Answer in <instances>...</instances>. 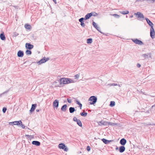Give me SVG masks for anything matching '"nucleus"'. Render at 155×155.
<instances>
[{
  "mask_svg": "<svg viewBox=\"0 0 155 155\" xmlns=\"http://www.w3.org/2000/svg\"><path fill=\"white\" fill-rule=\"evenodd\" d=\"M150 35L152 39L155 38V32L153 26H151L150 29Z\"/></svg>",
  "mask_w": 155,
  "mask_h": 155,
  "instance_id": "obj_6",
  "label": "nucleus"
},
{
  "mask_svg": "<svg viewBox=\"0 0 155 155\" xmlns=\"http://www.w3.org/2000/svg\"><path fill=\"white\" fill-rule=\"evenodd\" d=\"M17 121H15L13 122V124L14 125H16Z\"/></svg>",
  "mask_w": 155,
  "mask_h": 155,
  "instance_id": "obj_49",
  "label": "nucleus"
},
{
  "mask_svg": "<svg viewBox=\"0 0 155 155\" xmlns=\"http://www.w3.org/2000/svg\"><path fill=\"white\" fill-rule=\"evenodd\" d=\"M102 140L103 141V142L105 144H107V143L109 141L103 138L102 139Z\"/></svg>",
  "mask_w": 155,
  "mask_h": 155,
  "instance_id": "obj_29",
  "label": "nucleus"
},
{
  "mask_svg": "<svg viewBox=\"0 0 155 155\" xmlns=\"http://www.w3.org/2000/svg\"><path fill=\"white\" fill-rule=\"evenodd\" d=\"M22 123V122L21 120H19V121H17L16 125H20Z\"/></svg>",
  "mask_w": 155,
  "mask_h": 155,
  "instance_id": "obj_37",
  "label": "nucleus"
},
{
  "mask_svg": "<svg viewBox=\"0 0 155 155\" xmlns=\"http://www.w3.org/2000/svg\"><path fill=\"white\" fill-rule=\"evenodd\" d=\"M145 0H137V1H138V2H143Z\"/></svg>",
  "mask_w": 155,
  "mask_h": 155,
  "instance_id": "obj_50",
  "label": "nucleus"
},
{
  "mask_svg": "<svg viewBox=\"0 0 155 155\" xmlns=\"http://www.w3.org/2000/svg\"><path fill=\"white\" fill-rule=\"evenodd\" d=\"M115 103L114 101H111L110 102V105L111 107H113L115 105Z\"/></svg>",
  "mask_w": 155,
  "mask_h": 155,
  "instance_id": "obj_31",
  "label": "nucleus"
},
{
  "mask_svg": "<svg viewBox=\"0 0 155 155\" xmlns=\"http://www.w3.org/2000/svg\"><path fill=\"white\" fill-rule=\"evenodd\" d=\"M25 47L26 48L29 50L32 49L34 46L33 45L30 44V43H26L25 45Z\"/></svg>",
  "mask_w": 155,
  "mask_h": 155,
  "instance_id": "obj_9",
  "label": "nucleus"
},
{
  "mask_svg": "<svg viewBox=\"0 0 155 155\" xmlns=\"http://www.w3.org/2000/svg\"><path fill=\"white\" fill-rule=\"evenodd\" d=\"M77 124L80 127H81L82 126V123L80 120H78L77 122Z\"/></svg>",
  "mask_w": 155,
  "mask_h": 155,
  "instance_id": "obj_25",
  "label": "nucleus"
},
{
  "mask_svg": "<svg viewBox=\"0 0 155 155\" xmlns=\"http://www.w3.org/2000/svg\"><path fill=\"white\" fill-rule=\"evenodd\" d=\"M32 143L33 144L37 146H39L40 145V143L37 141H33L32 142Z\"/></svg>",
  "mask_w": 155,
  "mask_h": 155,
  "instance_id": "obj_18",
  "label": "nucleus"
},
{
  "mask_svg": "<svg viewBox=\"0 0 155 155\" xmlns=\"http://www.w3.org/2000/svg\"><path fill=\"white\" fill-rule=\"evenodd\" d=\"M79 119H78L77 118L75 117H74L73 119V120L76 122Z\"/></svg>",
  "mask_w": 155,
  "mask_h": 155,
  "instance_id": "obj_39",
  "label": "nucleus"
},
{
  "mask_svg": "<svg viewBox=\"0 0 155 155\" xmlns=\"http://www.w3.org/2000/svg\"><path fill=\"white\" fill-rule=\"evenodd\" d=\"M146 0L149 3H153L155 1V0Z\"/></svg>",
  "mask_w": 155,
  "mask_h": 155,
  "instance_id": "obj_38",
  "label": "nucleus"
},
{
  "mask_svg": "<svg viewBox=\"0 0 155 155\" xmlns=\"http://www.w3.org/2000/svg\"><path fill=\"white\" fill-rule=\"evenodd\" d=\"M97 28H96L99 32L101 33V32L100 31V28L99 27L97 26Z\"/></svg>",
  "mask_w": 155,
  "mask_h": 155,
  "instance_id": "obj_44",
  "label": "nucleus"
},
{
  "mask_svg": "<svg viewBox=\"0 0 155 155\" xmlns=\"http://www.w3.org/2000/svg\"><path fill=\"white\" fill-rule=\"evenodd\" d=\"M60 84H68L74 83V81L71 79L63 78L60 80Z\"/></svg>",
  "mask_w": 155,
  "mask_h": 155,
  "instance_id": "obj_1",
  "label": "nucleus"
},
{
  "mask_svg": "<svg viewBox=\"0 0 155 155\" xmlns=\"http://www.w3.org/2000/svg\"><path fill=\"white\" fill-rule=\"evenodd\" d=\"M141 65L139 63H137V67L138 68H140L141 67Z\"/></svg>",
  "mask_w": 155,
  "mask_h": 155,
  "instance_id": "obj_47",
  "label": "nucleus"
},
{
  "mask_svg": "<svg viewBox=\"0 0 155 155\" xmlns=\"http://www.w3.org/2000/svg\"><path fill=\"white\" fill-rule=\"evenodd\" d=\"M67 106L66 104L63 105L61 108V110L64 111H65L66 110Z\"/></svg>",
  "mask_w": 155,
  "mask_h": 155,
  "instance_id": "obj_20",
  "label": "nucleus"
},
{
  "mask_svg": "<svg viewBox=\"0 0 155 155\" xmlns=\"http://www.w3.org/2000/svg\"><path fill=\"white\" fill-rule=\"evenodd\" d=\"M36 106V104H32L31 107V108L30 110V112H33L35 110Z\"/></svg>",
  "mask_w": 155,
  "mask_h": 155,
  "instance_id": "obj_17",
  "label": "nucleus"
},
{
  "mask_svg": "<svg viewBox=\"0 0 155 155\" xmlns=\"http://www.w3.org/2000/svg\"><path fill=\"white\" fill-rule=\"evenodd\" d=\"M54 2L56 4V0H53Z\"/></svg>",
  "mask_w": 155,
  "mask_h": 155,
  "instance_id": "obj_52",
  "label": "nucleus"
},
{
  "mask_svg": "<svg viewBox=\"0 0 155 155\" xmlns=\"http://www.w3.org/2000/svg\"><path fill=\"white\" fill-rule=\"evenodd\" d=\"M118 149V147H117L116 148V150H117Z\"/></svg>",
  "mask_w": 155,
  "mask_h": 155,
  "instance_id": "obj_55",
  "label": "nucleus"
},
{
  "mask_svg": "<svg viewBox=\"0 0 155 155\" xmlns=\"http://www.w3.org/2000/svg\"><path fill=\"white\" fill-rule=\"evenodd\" d=\"M119 87H120V85L119 84H118V85Z\"/></svg>",
  "mask_w": 155,
  "mask_h": 155,
  "instance_id": "obj_57",
  "label": "nucleus"
},
{
  "mask_svg": "<svg viewBox=\"0 0 155 155\" xmlns=\"http://www.w3.org/2000/svg\"><path fill=\"white\" fill-rule=\"evenodd\" d=\"M67 100L68 102L69 103H71V102H72V100L71 99H69V98H67Z\"/></svg>",
  "mask_w": 155,
  "mask_h": 155,
  "instance_id": "obj_40",
  "label": "nucleus"
},
{
  "mask_svg": "<svg viewBox=\"0 0 155 155\" xmlns=\"http://www.w3.org/2000/svg\"><path fill=\"white\" fill-rule=\"evenodd\" d=\"M58 147L61 149L64 150L65 151H67L68 150V149L64 143H61L59 144Z\"/></svg>",
  "mask_w": 155,
  "mask_h": 155,
  "instance_id": "obj_5",
  "label": "nucleus"
},
{
  "mask_svg": "<svg viewBox=\"0 0 155 155\" xmlns=\"http://www.w3.org/2000/svg\"><path fill=\"white\" fill-rule=\"evenodd\" d=\"M133 15H130V18H133Z\"/></svg>",
  "mask_w": 155,
  "mask_h": 155,
  "instance_id": "obj_54",
  "label": "nucleus"
},
{
  "mask_svg": "<svg viewBox=\"0 0 155 155\" xmlns=\"http://www.w3.org/2000/svg\"><path fill=\"white\" fill-rule=\"evenodd\" d=\"M113 16H115V17H119V15H117V14H114L113 15Z\"/></svg>",
  "mask_w": 155,
  "mask_h": 155,
  "instance_id": "obj_48",
  "label": "nucleus"
},
{
  "mask_svg": "<svg viewBox=\"0 0 155 155\" xmlns=\"http://www.w3.org/2000/svg\"><path fill=\"white\" fill-rule=\"evenodd\" d=\"M120 13L123 15L127 14L129 13V12L127 10H125L120 12Z\"/></svg>",
  "mask_w": 155,
  "mask_h": 155,
  "instance_id": "obj_22",
  "label": "nucleus"
},
{
  "mask_svg": "<svg viewBox=\"0 0 155 155\" xmlns=\"http://www.w3.org/2000/svg\"><path fill=\"white\" fill-rule=\"evenodd\" d=\"M49 60V58H46L45 57H44L42 59L40 60V61H38L37 62V63L38 65H40L42 63H44L45 62L47 61H48Z\"/></svg>",
  "mask_w": 155,
  "mask_h": 155,
  "instance_id": "obj_4",
  "label": "nucleus"
},
{
  "mask_svg": "<svg viewBox=\"0 0 155 155\" xmlns=\"http://www.w3.org/2000/svg\"><path fill=\"white\" fill-rule=\"evenodd\" d=\"M134 15L137 16V18L140 19H142L143 20L144 19L143 15L140 12H137V13H134Z\"/></svg>",
  "mask_w": 155,
  "mask_h": 155,
  "instance_id": "obj_3",
  "label": "nucleus"
},
{
  "mask_svg": "<svg viewBox=\"0 0 155 155\" xmlns=\"http://www.w3.org/2000/svg\"><path fill=\"white\" fill-rule=\"evenodd\" d=\"M20 125L23 128H24L25 127V126L24 124H22V123Z\"/></svg>",
  "mask_w": 155,
  "mask_h": 155,
  "instance_id": "obj_45",
  "label": "nucleus"
},
{
  "mask_svg": "<svg viewBox=\"0 0 155 155\" xmlns=\"http://www.w3.org/2000/svg\"><path fill=\"white\" fill-rule=\"evenodd\" d=\"M59 105V101L57 100H55L53 103V106L54 108L56 107L57 108L58 107Z\"/></svg>",
  "mask_w": 155,
  "mask_h": 155,
  "instance_id": "obj_8",
  "label": "nucleus"
},
{
  "mask_svg": "<svg viewBox=\"0 0 155 155\" xmlns=\"http://www.w3.org/2000/svg\"><path fill=\"white\" fill-rule=\"evenodd\" d=\"M0 37L1 39L2 40H4L5 39V37L3 33L0 34Z\"/></svg>",
  "mask_w": 155,
  "mask_h": 155,
  "instance_id": "obj_19",
  "label": "nucleus"
},
{
  "mask_svg": "<svg viewBox=\"0 0 155 155\" xmlns=\"http://www.w3.org/2000/svg\"><path fill=\"white\" fill-rule=\"evenodd\" d=\"M99 123H100L101 124L104 125H106L107 124V122H102V121H100Z\"/></svg>",
  "mask_w": 155,
  "mask_h": 155,
  "instance_id": "obj_28",
  "label": "nucleus"
},
{
  "mask_svg": "<svg viewBox=\"0 0 155 155\" xmlns=\"http://www.w3.org/2000/svg\"><path fill=\"white\" fill-rule=\"evenodd\" d=\"M5 93V92H4L3 93H2V94H0V96H1L2 94H4V93Z\"/></svg>",
  "mask_w": 155,
  "mask_h": 155,
  "instance_id": "obj_56",
  "label": "nucleus"
},
{
  "mask_svg": "<svg viewBox=\"0 0 155 155\" xmlns=\"http://www.w3.org/2000/svg\"><path fill=\"white\" fill-rule=\"evenodd\" d=\"M90 150H91V148H90V147L89 146H87V150L88 151H90Z\"/></svg>",
  "mask_w": 155,
  "mask_h": 155,
  "instance_id": "obj_42",
  "label": "nucleus"
},
{
  "mask_svg": "<svg viewBox=\"0 0 155 155\" xmlns=\"http://www.w3.org/2000/svg\"><path fill=\"white\" fill-rule=\"evenodd\" d=\"M92 42V39L91 38H88L87 39V43L88 44H91Z\"/></svg>",
  "mask_w": 155,
  "mask_h": 155,
  "instance_id": "obj_24",
  "label": "nucleus"
},
{
  "mask_svg": "<svg viewBox=\"0 0 155 155\" xmlns=\"http://www.w3.org/2000/svg\"><path fill=\"white\" fill-rule=\"evenodd\" d=\"M92 25L95 28H97V27L98 26L97 24L94 21L93 22Z\"/></svg>",
  "mask_w": 155,
  "mask_h": 155,
  "instance_id": "obj_35",
  "label": "nucleus"
},
{
  "mask_svg": "<svg viewBox=\"0 0 155 155\" xmlns=\"http://www.w3.org/2000/svg\"><path fill=\"white\" fill-rule=\"evenodd\" d=\"M84 18H81L79 19V21L81 22V25L83 27H84L85 26V24L84 23Z\"/></svg>",
  "mask_w": 155,
  "mask_h": 155,
  "instance_id": "obj_10",
  "label": "nucleus"
},
{
  "mask_svg": "<svg viewBox=\"0 0 155 155\" xmlns=\"http://www.w3.org/2000/svg\"><path fill=\"white\" fill-rule=\"evenodd\" d=\"M25 53L27 55H28L31 54V52L30 51L27 50L26 51Z\"/></svg>",
  "mask_w": 155,
  "mask_h": 155,
  "instance_id": "obj_26",
  "label": "nucleus"
},
{
  "mask_svg": "<svg viewBox=\"0 0 155 155\" xmlns=\"http://www.w3.org/2000/svg\"><path fill=\"white\" fill-rule=\"evenodd\" d=\"M24 52L23 51L19 50V51L17 53L18 56L19 57H22L24 56Z\"/></svg>",
  "mask_w": 155,
  "mask_h": 155,
  "instance_id": "obj_11",
  "label": "nucleus"
},
{
  "mask_svg": "<svg viewBox=\"0 0 155 155\" xmlns=\"http://www.w3.org/2000/svg\"><path fill=\"white\" fill-rule=\"evenodd\" d=\"M92 16V14H91V13H89L87 14L85 16L84 18V20H87V19H89L90 17Z\"/></svg>",
  "mask_w": 155,
  "mask_h": 155,
  "instance_id": "obj_16",
  "label": "nucleus"
},
{
  "mask_svg": "<svg viewBox=\"0 0 155 155\" xmlns=\"http://www.w3.org/2000/svg\"><path fill=\"white\" fill-rule=\"evenodd\" d=\"M87 113L85 112H82L80 113V115L82 116L85 117L87 115Z\"/></svg>",
  "mask_w": 155,
  "mask_h": 155,
  "instance_id": "obj_32",
  "label": "nucleus"
},
{
  "mask_svg": "<svg viewBox=\"0 0 155 155\" xmlns=\"http://www.w3.org/2000/svg\"><path fill=\"white\" fill-rule=\"evenodd\" d=\"M118 84L117 83H112V84H108L107 86H117Z\"/></svg>",
  "mask_w": 155,
  "mask_h": 155,
  "instance_id": "obj_30",
  "label": "nucleus"
},
{
  "mask_svg": "<svg viewBox=\"0 0 155 155\" xmlns=\"http://www.w3.org/2000/svg\"><path fill=\"white\" fill-rule=\"evenodd\" d=\"M69 112L71 113H73L75 110L74 108L73 107H70L69 109Z\"/></svg>",
  "mask_w": 155,
  "mask_h": 155,
  "instance_id": "obj_21",
  "label": "nucleus"
},
{
  "mask_svg": "<svg viewBox=\"0 0 155 155\" xmlns=\"http://www.w3.org/2000/svg\"><path fill=\"white\" fill-rule=\"evenodd\" d=\"M97 97L94 96H91L89 99V101H91L89 103L91 104H94L97 102Z\"/></svg>",
  "mask_w": 155,
  "mask_h": 155,
  "instance_id": "obj_2",
  "label": "nucleus"
},
{
  "mask_svg": "<svg viewBox=\"0 0 155 155\" xmlns=\"http://www.w3.org/2000/svg\"><path fill=\"white\" fill-rule=\"evenodd\" d=\"M91 14H92V16H97L98 15L97 13H96L95 12H91Z\"/></svg>",
  "mask_w": 155,
  "mask_h": 155,
  "instance_id": "obj_34",
  "label": "nucleus"
},
{
  "mask_svg": "<svg viewBox=\"0 0 155 155\" xmlns=\"http://www.w3.org/2000/svg\"><path fill=\"white\" fill-rule=\"evenodd\" d=\"M127 141L126 139L124 138L122 139L120 141V143L122 145H125Z\"/></svg>",
  "mask_w": 155,
  "mask_h": 155,
  "instance_id": "obj_13",
  "label": "nucleus"
},
{
  "mask_svg": "<svg viewBox=\"0 0 155 155\" xmlns=\"http://www.w3.org/2000/svg\"><path fill=\"white\" fill-rule=\"evenodd\" d=\"M75 77L76 79L78 78L79 77V75L78 74H77L75 76Z\"/></svg>",
  "mask_w": 155,
  "mask_h": 155,
  "instance_id": "obj_43",
  "label": "nucleus"
},
{
  "mask_svg": "<svg viewBox=\"0 0 155 155\" xmlns=\"http://www.w3.org/2000/svg\"><path fill=\"white\" fill-rule=\"evenodd\" d=\"M76 103L79 105L81 109V108L82 107V104L78 100L76 101Z\"/></svg>",
  "mask_w": 155,
  "mask_h": 155,
  "instance_id": "obj_27",
  "label": "nucleus"
},
{
  "mask_svg": "<svg viewBox=\"0 0 155 155\" xmlns=\"http://www.w3.org/2000/svg\"><path fill=\"white\" fill-rule=\"evenodd\" d=\"M18 35V34L16 32L14 33L13 35V36L14 37H16Z\"/></svg>",
  "mask_w": 155,
  "mask_h": 155,
  "instance_id": "obj_36",
  "label": "nucleus"
},
{
  "mask_svg": "<svg viewBox=\"0 0 155 155\" xmlns=\"http://www.w3.org/2000/svg\"><path fill=\"white\" fill-rule=\"evenodd\" d=\"M6 110L7 109L6 108L4 107L2 109V111L3 113H5V112Z\"/></svg>",
  "mask_w": 155,
  "mask_h": 155,
  "instance_id": "obj_41",
  "label": "nucleus"
},
{
  "mask_svg": "<svg viewBox=\"0 0 155 155\" xmlns=\"http://www.w3.org/2000/svg\"><path fill=\"white\" fill-rule=\"evenodd\" d=\"M36 111L37 112H38L39 111V109H37L36 110Z\"/></svg>",
  "mask_w": 155,
  "mask_h": 155,
  "instance_id": "obj_53",
  "label": "nucleus"
},
{
  "mask_svg": "<svg viewBox=\"0 0 155 155\" xmlns=\"http://www.w3.org/2000/svg\"><path fill=\"white\" fill-rule=\"evenodd\" d=\"M150 53H148L147 54H142V56L143 58H144L146 59L147 58H148L149 57L150 58Z\"/></svg>",
  "mask_w": 155,
  "mask_h": 155,
  "instance_id": "obj_12",
  "label": "nucleus"
},
{
  "mask_svg": "<svg viewBox=\"0 0 155 155\" xmlns=\"http://www.w3.org/2000/svg\"><path fill=\"white\" fill-rule=\"evenodd\" d=\"M107 124L109 125H112L113 126H114L117 124L112 123L111 122H107Z\"/></svg>",
  "mask_w": 155,
  "mask_h": 155,
  "instance_id": "obj_33",
  "label": "nucleus"
},
{
  "mask_svg": "<svg viewBox=\"0 0 155 155\" xmlns=\"http://www.w3.org/2000/svg\"><path fill=\"white\" fill-rule=\"evenodd\" d=\"M146 125H152V126H153V125H155V124H145Z\"/></svg>",
  "mask_w": 155,
  "mask_h": 155,
  "instance_id": "obj_46",
  "label": "nucleus"
},
{
  "mask_svg": "<svg viewBox=\"0 0 155 155\" xmlns=\"http://www.w3.org/2000/svg\"><path fill=\"white\" fill-rule=\"evenodd\" d=\"M145 19L147 23L149 24V25L151 27V26H153V24L148 18H146Z\"/></svg>",
  "mask_w": 155,
  "mask_h": 155,
  "instance_id": "obj_14",
  "label": "nucleus"
},
{
  "mask_svg": "<svg viewBox=\"0 0 155 155\" xmlns=\"http://www.w3.org/2000/svg\"><path fill=\"white\" fill-rule=\"evenodd\" d=\"M125 148L124 146H121L119 147V151L120 153H123L125 151Z\"/></svg>",
  "mask_w": 155,
  "mask_h": 155,
  "instance_id": "obj_15",
  "label": "nucleus"
},
{
  "mask_svg": "<svg viewBox=\"0 0 155 155\" xmlns=\"http://www.w3.org/2000/svg\"><path fill=\"white\" fill-rule=\"evenodd\" d=\"M25 28L28 29H30L31 28V26L28 24H25Z\"/></svg>",
  "mask_w": 155,
  "mask_h": 155,
  "instance_id": "obj_23",
  "label": "nucleus"
},
{
  "mask_svg": "<svg viewBox=\"0 0 155 155\" xmlns=\"http://www.w3.org/2000/svg\"><path fill=\"white\" fill-rule=\"evenodd\" d=\"M13 122H10L9 123V124L10 125H12L13 124Z\"/></svg>",
  "mask_w": 155,
  "mask_h": 155,
  "instance_id": "obj_51",
  "label": "nucleus"
},
{
  "mask_svg": "<svg viewBox=\"0 0 155 155\" xmlns=\"http://www.w3.org/2000/svg\"><path fill=\"white\" fill-rule=\"evenodd\" d=\"M133 42L136 44L141 45L143 44V42L140 40H139L137 39H132Z\"/></svg>",
  "mask_w": 155,
  "mask_h": 155,
  "instance_id": "obj_7",
  "label": "nucleus"
}]
</instances>
